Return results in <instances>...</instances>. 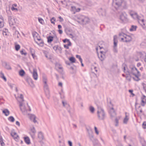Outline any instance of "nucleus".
<instances>
[{"mask_svg": "<svg viewBox=\"0 0 146 146\" xmlns=\"http://www.w3.org/2000/svg\"><path fill=\"white\" fill-rule=\"evenodd\" d=\"M112 4L116 9L120 7L124 9L127 7V4L125 0H113Z\"/></svg>", "mask_w": 146, "mask_h": 146, "instance_id": "f257e3e1", "label": "nucleus"}, {"mask_svg": "<svg viewBox=\"0 0 146 146\" xmlns=\"http://www.w3.org/2000/svg\"><path fill=\"white\" fill-rule=\"evenodd\" d=\"M75 19L78 23L83 25L86 24L90 21L88 17L82 15H78L75 17Z\"/></svg>", "mask_w": 146, "mask_h": 146, "instance_id": "f03ea898", "label": "nucleus"}, {"mask_svg": "<svg viewBox=\"0 0 146 146\" xmlns=\"http://www.w3.org/2000/svg\"><path fill=\"white\" fill-rule=\"evenodd\" d=\"M43 81L44 83V88L46 95L48 98L50 97V92L48 85L47 84V78L45 76L43 78Z\"/></svg>", "mask_w": 146, "mask_h": 146, "instance_id": "7ed1b4c3", "label": "nucleus"}, {"mask_svg": "<svg viewBox=\"0 0 146 146\" xmlns=\"http://www.w3.org/2000/svg\"><path fill=\"white\" fill-rule=\"evenodd\" d=\"M129 13L132 18L134 19L137 20L138 22H139V21L141 19L140 17L138 15L136 12L130 10L129 11Z\"/></svg>", "mask_w": 146, "mask_h": 146, "instance_id": "20e7f679", "label": "nucleus"}, {"mask_svg": "<svg viewBox=\"0 0 146 146\" xmlns=\"http://www.w3.org/2000/svg\"><path fill=\"white\" fill-rule=\"evenodd\" d=\"M98 116L100 120H103L105 117L104 111L102 109H99L97 112Z\"/></svg>", "mask_w": 146, "mask_h": 146, "instance_id": "39448f33", "label": "nucleus"}, {"mask_svg": "<svg viewBox=\"0 0 146 146\" xmlns=\"http://www.w3.org/2000/svg\"><path fill=\"white\" fill-rule=\"evenodd\" d=\"M119 19L121 22H124L127 21V15L124 12L121 13L119 17Z\"/></svg>", "mask_w": 146, "mask_h": 146, "instance_id": "423d86ee", "label": "nucleus"}, {"mask_svg": "<svg viewBox=\"0 0 146 146\" xmlns=\"http://www.w3.org/2000/svg\"><path fill=\"white\" fill-rule=\"evenodd\" d=\"M19 107L21 111L25 115L27 113L28 110L23 102H20Z\"/></svg>", "mask_w": 146, "mask_h": 146, "instance_id": "0eeeda50", "label": "nucleus"}, {"mask_svg": "<svg viewBox=\"0 0 146 146\" xmlns=\"http://www.w3.org/2000/svg\"><path fill=\"white\" fill-rule=\"evenodd\" d=\"M129 68V71L133 75H135L136 74H137L138 75H139V72L135 66L132 65H130Z\"/></svg>", "mask_w": 146, "mask_h": 146, "instance_id": "6e6552de", "label": "nucleus"}, {"mask_svg": "<svg viewBox=\"0 0 146 146\" xmlns=\"http://www.w3.org/2000/svg\"><path fill=\"white\" fill-rule=\"evenodd\" d=\"M8 21L10 26H12L15 24V18L12 16H9L8 17Z\"/></svg>", "mask_w": 146, "mask_h": 146, "instance_id": "1a4fd4ad", "label": "nucleus"}, {"mask_svg": "<svg viewBox=\"0 0 146 146\" xmlns=\"http://www.w3.org/2000/svg\"><path fill=\"white\" fill-rule=\"evenodd\" d=\"M30 130L31 132H29V133L32 137L33 139L35 137V135L36 132L34 126H33L32 127L30 128Z\"/></svg>", "mask_w": 146, "mask_h": 146, "instance_id": "9d476101", "label": "nucleus"}, {"mask_svg": "<svg viewBox=\"0 0 146 146\" xmlns=\"http://www.w3.org/2000/svg\"><path fill=\"white\" fill-rule=\"evenodd\" d=\"M100 52V54H98V57L101 61H102L105 58L104 54L106 53V52L104 51H101Z\"/></svg>", "mask_w": 146, "mask_h": 146, "instance_id": "9b49d317", "label": "nucleus"}, {"mask_svg": "<svg viewBox=\"0 0 146 146\" xmlns=\"http://www.w3.org/2000/svg\"><path fill=\"white\" fill-rule=\"evenodd\" d=\"M138 22L143 28L146 30V21H145L143 19H141Z\"/></svg>", "mask_w": 146, "mask_h": 146, "instance_id": "f8f14e48", "label": "nucleus"}, {"mask_svg": "<svg viewBox=\"0 0 146 146\" xmlns=\"http://www.w3.org/2000/svg\"><path fill=\"white\" fill-rule=\"evenodd\" d=\"M132 39V38L131 36L126 35L122 42H129L131 41Z\"/></svg>", "mask_w": 146, "mask_h": 146, "instance_id": "ddd939ff", "label": "nucleus"}, {"mask_svg": "<svg viewBox=\"0 0 146 146\" xmlns=\"http://www.w3.org/2000/svg\"><path fill=\"white\" fill-rule=\"evenodd\" d=\"M25 80L31 87H33L34 86V85L31 78L29 77H28L26 78Z\"/></svg>", "mask_w": 146, "mask_h": 146, "instance_id": "4468645a", "label": "nucleus"}, {"mask_svg": "<svg viewBox=\"0 0 146 146\" xmlns=\"http://www.w3.org/2000/svg\"><path fill=\"white\" fill-rule=\"evenodd\" d=\"M141 104L142 106H144L146 104V96L143 95L141 98Z\"/></svg>", "mask_w": 146, "mask_h": 146, "instance_id": "2eb2a0df", "label": "nucleus"}, {"mask_svg": "<svg viewBox=\"0 0 146 146\" xmlns=\"http://www.w3.org/2000/svg\"><path fill=\"white\" fill-rule=\"evenodd\" d=\"M29 118L30 120L32 121L34 123L37 122V120L36 119V116L34 115L31 114L29 116Z\"/></svg>", "mask_w": 146, "mask_h": 146, "instance_id": "dca6fc26", "label": "nucleus"}, {"mask_svg": "<svg viewBox=\"0 0 146 146\" xmlns=\"http://www.w3.org/2000/svg\"><path fill=\"white\" fill-rule=\"evenodd\" d=\"M109 113H110V116L112 118L115 117L116 116V113L115 111L113 108H112L109 111Z\"/></svg>", "mask_w": 146, "mask_h": 146, "instance_id": "f3484780", "label": "nucleus"}, {"mask_svg": "<svg viewBox=\"0 0 146 146\" xmlns=\"http://www.w3.org/2000/svg\"><path fill=\"white\" fill-rule=\"evenodd\" d=\"M38 137L40 140H42L44 139V135L43 133L41 131H39L38 133Z\"/></svg>", "mask_w": 146, "mask_h": 146, "instance_id": "a211bd4d", "label": "nucleus"}, {"mask_svg": "<svg viewBox=\"0 0 146 146\" xmlns=\"http://www.w3.org/2000/svg\"><path fill=\"white\" fill-rule=\"evenodd\" d=\"M90 139L93 142V143L94 145H96V144H97V143L98 142V141L97 139L94 138V136L93 135H91L90 136Z\"/></svg>", "mask_w": 146, "mask_h": 146, "instance_id": "6ab92c4d", "label": "nucleus"}, {"mask_svg": "<svg viewBox=\"0 0 146 146\" xmlns=\"http://www.w3.org/2000/svg\"><path fill=\"white\" fill-rule=\"evenodd\" d=\"M126 34L123 32L120 33L119 34V38L121 39V41H123Z\"/></svg>", "mask_w": 146, "mask_h": 146, "instance_id": "aec40b11", "label": "nucleus"}, {"mask_svg": "<svg viewBox=\"0 0 146 146\" xmlns=\"http://www.w3.org/2000/svg\"><path fill=\"white\" fill-rule=\"evenodd\" d=\"M98 12L99 14L101 15L102 16H105L106 14V10L102 8L98 10Z\"/></svg>", "mask_w": 146, "mask_h": 146, "instance_id": "412c9836", "label": "nucleus"}, {"mask_svg": "<svg viewBox=\"0 0 146 146\" xmlns=\"http://www.w3.org/2000/svg\"><path fill=\"white\" fill-rule=\"evenodd\" d=\"M11 135L15 139H18L19 138L18 135L15 132H12L11 133Z\"/></svg>", "mask_w": 146, "mask_h": 146, "instance_id": "4be33fe9", "label": "nucleus"}, {"mask_svg": "<svg viewBox=\"0 0 146 146\" xmlns=\"http://www.w3.org/2000/svg\"><path fill=\"white\" fill-rule=\"evenodd\" d=\"M33 36L35 41L41 40V38L40 37L38 36V34L37 33H36L35 35H33Z\"/></svg>", "mask_w": 146, "mask_h": 146, "instance_id": "5701e85b", "label": "nucleus"}, {"mask_svg": "<svg viewBox=\"0 0 146 146\" xmlns=\"http://www.w3.org/2000/svg\"><path fill=\"white\" fill-rule=\"evenodd\" d=\"M33 36L35 41L41 40V38L40 37L38 36V34L37 33H36L35 35H33Z\"/></svg>", "mask_w": 146, "mask_h": 146, "instance_id": "b1692460", "label": "nucleus"}, {"mask_svg": "<svg viewBox=\"0 0 146 146\" xmlns=\"http://www.w3.org/2000/svg\"><path fill=\"white\" fill-rule=\"evenodd\" d=\"M117 37L116 35H114L113 36V42H114V45L113 47H117V43L118 42Z\"/></svg>", "mask_w": 146, "mask_h": 146, "instance_id": "393cba45", "label": "nucleus"}, {"mask_svg": "<svg viewBox=\"0 0 146 146\" xmlns=\"http://www.w3.org/2000/svg\"><path fill=\"white\" fill-rule=\"evenodd\" d=\"M125 117L123 119V123L124 124H126L127 123L129 119V116L127 115V113H125Z\"/></svg>", "mask_w": 146, "mask_h": 146, "instance_id": "a878e982", "label": "nucleus"}, {"mask_svg": "<svg viewBox=\"0 0 146 146\" xmlns=\"http://www.w3.org/2000/svg\"><path fill=\"white\" fill-rule=\"evenodd\" d=\"M33 76L34 79L36 80L37 79L38 74L36 71V70H34L33 72Z\"/></svg>", "mask_w": 146, "mask_h": 146, "instance_id": "bb28decb", "label": "nucleus"}, {"mask_svg": "<svg viewBox=\"0 0 146 146\" xmlns=\"http://www.w3.org/2000/svg\"><path fill=\"white\" fill-rule=\"evenodd\" d=\"M4 26L3 19L1 16L0 15V28L3 27Z\"/></svg>", "mask_w": 146, "mask_h": 146, "instance_id": "cd10ccee", "label": "nucleus"}, {"mask_svg": "<svg viewBox=\"0 0 146 146\" xmlns=\"http://www.w3.org/2000/svg\"><path fill=\"white\" fill-rule=\"evenodd\" d=\"M121 117V116H118L116 117L115 120V126L117 127L118 125L119 120L120 119Z\"/></svg>", "mask_w": 146, "mask_h": 146, "instance_id": "c85d7f7f", "label": "nucleus"}, {"mask_svg": "<svg viewBox=\"0 0 146 146\" xmlns=\"http://www.w3.org/2000/svg\"><path fill=\"white\" fill-rule=\"evenodd\" d=\"M24 138V141L26 143L29 144L31 143L29 137H25Z\"/></svg>", "mask_w": 146, "mask_h": 146, "instance_id": "c756f323", "label": "nucleus"}, {"mask_svg": "<svg viewBox=\"0 0 146 146\" xmlns=\"http://www.w3.org/2000/svg\"><path fill=\"white\" fill-rule=\"evenodd\" d=\"M17 6V5L15 3L13 4L12 5V7L11 8V10L13 11H18V9L15 8Z\"/></svg>", "mask_w": 146, "mask_h": 146, "instance_id": "7c9ffc66", "label": "nucleus"}, {"mask_svg": "<svg viewBox=\"0 0 146 146\" xmlns=\"http://www.w3.org/2000/svg\"><path fill=\"white\" fill-rule=\"evenodd\" d=\"M36 43L39 45L42 46L44 45V42L43 40L41 39V40L38 41H36Z\"/></svg>", "mask_w": 146, "mask_h": 146, "instance_id": "2f4dec72", "label": "nucleus"}, {"mask_svg": "<svg viewBox=\"0 0 146 146\" xmlns=\"http://www.w3.org/2000/svg\"><path fill=\"white\" fill-rule=\"evenodd\" d=\"M47 42L48 43H50L53 40V37L51 36H49L47 37Z\"/></svg>", "mask_w": 146, "mask_h": 146, "instance_id": "473e14b6", "label": "nucleus"}, {"mask_svg": "<svg viewBox=\"0 0 146 146\" xmlns=\"http://www.w3.org/2000/svg\"><path fill=\"white\" fill-rule=\"evenodd\" d=\"M5 67L7 70H11L12 69V68L10 65L7 64V63H5Z\"/></svg>", "mask_w": 146, "mask_h": 146, "instance_id": "72a5a7b5", "label": "nucleus"}, {"mask_svg": "<svg viewBox=\"0 0 146 146\" xmlns=\"http://www.w3.org/2000/svg\"><path fill=\"white\" fill-rule=\"evenodd\" d=\"M71 45V43L70 41H68V43L67 44L64 45V47L65 48L67 49L69 48V46Z\"/></svg>", "mask_w": 146, "mask_h": 146, "instance_id": "f704fd0d", "label": "nucleus"}, {"mask_svg": "<svg viewBox=\"0 0 146 146\" xmlns=\"http://www.w3.org/2000/svg\"><path fill=\"white\" fill-rule=\"evenodd\" d=\"M3 112L6 116L8 115L9 114V111L7 109H5L3 110Z\"/></svg>", "mask_w": 146, "mask_h": 146, "instance_id": "c9c22d12", "label": "nucleus"}, {"mask_svg": "<svg viewBox=\"0 0 146 146\" xmlns=\"http://www.w3.org/2000/svg\"><path fill=\"white\" fill-rule=\"evenodd\" d=\"M0 143L1 146H5V144L3 141V140L1 136H0Z\"/></svg>", "mask_w": 146, "mask_h": 146, "instance_id": "e433bc0d", "label": "nucleus"}, {"mask_svg": "<svg viewBox=\"0 0 146 146\" xmlns=\"http://www.w3.org/2000/svg\"><path fill=\"white\" fill-rule=\"evenodd\" d=\"M19 98L20 99V100H19V103L20 102H22L24 101V100L23 99V96L22 94H20V95Z\"/></svg>", "mask_w": 146, "mask_h": 146, "instance_id": "4c0bfd02", "label": "nucleus"}, {"mask_svg": "<svg viewBox=\"0 0 146 146\" xmlns=\"http://www.w3.org/2000/svg\"><path fill=\"white\" fill-rule=\"evenodd\" d=\"M137 27L136 26L132 25L131 28L130 29V31H135L136 30Z\"/></svg>", "mask_w": 146, "mask_h": 146, "instance_id": "58836bf2", "label": "nucleus"}, {"mask_svg": "<svg viewBox=\"0 0 146 146\" xmlns=\"http://www.w3.org/2000/svg\"><path fill=\"white\" fill-rule=\"evenodd\" d=\"M141 107L140 106H139L138 108H136V110L137 112L139 113H141L142 112V109L140 108Z\"/></svg>", "mask_w": 146, "mask_h": 146, "instance_id": "ea45409f", "label": "nucleus"}, {"mask_svg": "<svg viewBox=\"0 0 146 146\" xmlns=\"http://www.w3.org/2000/svg\"><path fill=\"white\" fill-rule=\"evenodd\" d=\"M8 120L11 122H13L15 121V119L12 116L9 117L8 118Z\"/></svg>", "mask_w": 146, "mask_h": 146, "instance_id": "a19ab883", "label": "nucleus"}, {"mask_svg": "<svg viewBox=\"0 0 146 146\" xmlns=\"http://www.w3.org/2000/svg\"><path fill=\"white\" fill-rule=\"evenodd\" d=\"M89 110L91 113H93L94 112L95 109L93 107L91 106L89 107Z\"/></svg>", "mask_w": 146, "mask_h": 146, "instance_id": "79ce46f5", "label": "nucleus"}, {"mask_svg": "<svg viewBox=\"0 0 146 146\" xmlns=\"http://www.w3.org/2000/svg\"><path fill=\"white\" fill-rule=\"evenodd\" d=\"M25 50L23 49L20 51V52L22 55L26 56L27 54V53L25 51Z\"/></svg>", "mask_w": 146, "mask_h": 146, "instance_id": "37998d69", "label": "nucleus"}, {"mask_svg": "<svg viewBox=\"0 0 146 146\" xmlns=\"http://www.w3.org/2000/svg\"><path fill=\"white\" fill-rule=\"evenodd\" d=\"M1 77L3 78L5 81H6L7 79L6 77L4 76L3 73L2 72H1Z\"/></svg>", "mask_w": 146, "mask_h": 146, "instance_id": "c03bdc74", "label": "nucleus"}, {"mask_svg": "<svg viewBox=\"0 0 146 146\" xmlns=\"http://www.w3.org/2000/svg\"><path fill=\"white\" fill-rule=\"evenodd\" d=\"M25 74V72L23 70H21L19 72V74L20 76H23Z\"/></svg>", "mask_w": 146, "mask_h": 146, "instance_id": "a18cd8bd", "label": "nucleus"}, {"mask_svg": "<svg viewBox=\"0 0 146 146\" xmlns=\"http://www.w3.org/2000/svg\"><path fill=\"white\" fill-rule=\"evenodd\" d=\"M69 60L72 62L74 63L75 62V59L74 57H71L69 58Z\"/></svg>", "mask_w": 146, "mask_h": 146, "instance_id": "49530a36", "label": "nucleus"}, {"mask_svg": "<svg viewBox=\"0 0 146 146\" xmlns=\"http://www.w3.org/2000/svg\"><path fill=\"white\" fill-rule=\"evenodd\" d=\"M135 76V77H133V79L136 81H138L139 80V78L138 76V75H137L136 74H135V75H134Z\"/></svg>", "mask_w": 146, "mask_h": 146, "instance_id": "de8ad7c7", "label": "nucleus"}, {"mask_svg": "<svg viewBox=\"0 0 146 146\" xmlns=\"http://www.w3.org/2000/svg\"><path fill=\"white\" fill-rule=\"evenodd\" d=\"M39 22L41 24H43L44 23V21L41 18H38Z\"/></svg>", "mask_w": 146, "mask_h": 146, "instance_id": "09e8293b", "label": "nucleus"}, {"mask_svg": "<svg viewBox=\"0 0 146 146\" xmlns=\"http://www.w3.org/2000/svg\"><path fill=\"white\" fill-rule=\"evenodd\" d=\"M76 57L77 58L79 59V60L81 62H82V58H81V56H80L77 55L76 56Z\"/></svg>", "mask_w": 146, "mask_h": 146, "instance_id": "8fccbe9b", "label": "nucleus"}, {"mask_svg": "<svg viewBox=\"0 0 146 146\" xmlns=\"http://www.w3.org/2000/svg\"><path fill=\"white\" fill-rule=\"evenodd\" d=\"M142 85L143 86V89L146 93V82L143 83L142 84Z\"/></svg>", "mask_w": 146, "mask_h": 146, "instance_id": "3c124183", "label": "nucleus"}, {"mask_svg": "<svg viewBox=\"0 0 146 146\" xmlns=\"http://www.w3.org/2000/svg\"><path fill=\"white\" fill-rule=\"evenodd\" d=\"M20 46L19 44H17L15 46V49L17 51H18L20 49Z\"/></svg>", "mask_w": 146, "mask_h": 146, "instance_id": "603ef678", "label": "nucleus"}, {"mask_svg": "<svg viewBox=\"0 0 146 146\" xmlns=\"http://www.w3.org/2000/svg\"><path fill=\"white\" fill-rule=\"evenodd\" d=\"M59 46L58 45H55L53 47V48L54 50L56 51H57V49H58Z\"/></svg>", "mask_w": 146, "mask_h": 146, "instance_id": "864d4df0", "label": "nucleus"}, {"mask_svg": "<svg viewBox=\"0 0 146 146\" xmlns=\"http://www.w3.org/2000/svg\"><path fill=\"white\" fill-rule=\"evenodd\" d=\"M55 21V19L54 17L50 19L51 23L52 24H54V21Z\"/></svg>", "mask_w": 146, "mask_h": 146, "instance_id": "5fc2aeb1", "label": "nucleus"}, {"mask_svg": "<svg viewBox=\"0 0 146 146\" xmlns=\"http://www.w3.org/2000/svg\"><path fill=\"white\" fill-rule=\"evenodd\" d=\"M30 50L31 53V54L34 53L35 50L33 48H30Z\"/></svg>", "mask_w": 146, "mask_h": 146, "instance_id": "6e6d98bb", "label": "nucleus"}, {"mask_svg": "<svg viewBox=\"0 0 146 146\" xmlns=\"http://www.w3.org/2000/svg\"><path fill=\"white\" fill-rule=\"evenodd\" d=\"M44 54L45 57L46 58H48V56H47V55L48 54V52H47L46 51H44Z\"/></svg>", "mask_w": 146, "mask_h": 146, "instance_id": "4d7b16f0", "label": "nucleus"}, {"mask_svg": "<svg viewBox=\"0 0 146 146\" xmlns=\"http://www.w3.org/2000/svg\"><path fill=\"white\" fill-rule=\"evenodd\" d=\"M62 49L60 46H59L58 49H57V51H56L57 52H58L60 53H61Z\"/></svg>", "mask_w": 146, "mask_h": 146, "instance_id": "13d9d810", "label": "nucleus"}, {"mask_svg": "<svg viewBox=\"0 0 146 146\" xmlns=\"http://www.w3.org/2000/svg\"><path fill=\"white\" fill-rule=\"evenodd\" d=\"M94 129L96 133L98 135L99 132L97 130V128L95 126L94 127Z\"/></svg>", "mask_w": 146, "mask_h": 146, "instance_id": "bf43d9fd", "label": "nucleus"}, {"mask_svg": "<svg viewBox=\"0 0 146 146\" xmlns=\"http://www.w3.org/2000/svg\"><path fill=\"white\" fill-rule=\"evenodd\" d=\"M143 128H146V122H144L143 124Z\"/></svg>", "mask_w": 146, "mask_h": 146, "instance_id": "052dcab7", "label": "nucleus"}, {"mask_svg": "<svg viewBox=\"0 0 146 146\" xmlns=\"http://www.w3.org/2000/svg\"><path fill=\"white\" fill-rule=\"evenodd\" d=\"M113 51L114 52H117V47H113Z\"/></svg>", "mask_w": 146, "mask_h": 146, "instance_id": "680f3d73", "label": "nucleus"}, {"mask_svg": "<svg viewBox=\"0 0 146 146\" xmlns=\"http://www.w3.org/2000/svg\"><path fill=\"white\" fill-rule=\"evenodd\" d=\"M3 34L4 36H6L7 35V33L6 31H3Z\"/></svg>", "mask_w": 146, "mask_h": 146, "instance_id": "e2e57ef3", "label": "nucleus"}, {"mask_svg": "<svg viewBox=\"0 0 146 146\" xmlns=\"http://www.w3.org/2000/svg\"><path fill=\"white\" fill-rule=\"evenodd\" d=\"M31 55L33 57V58L34 59H35L36 58V56L35 55V54H34H34H31Z\"/></svg>", "mask_w": 146, "mask_h": 146, "instance_id": "0e129e2a", "label": "nucleus"}, {"mask_svg": "<svg viewBox=\"0 0 146 146\" xmlns=\"http://www.w3.org/2000/svg\"><path fill=\"white\" fill-rule=\"evenodd\" d=\"M68 143L70 146H72V143L71 141H68Z\"/></svg>", "mask_w": 146, "mask_h": 146, "instance_id": "69168bd1", "label": "nucleus"}, {"mask_svg": "<svg viewBox=\"0 0 146 146\" xmlns=\"http://www.w3.org/2000/svg\"><path fill=\"white\" fill-rule=\"evenodd\" d=\"M9 86L12 89L13 87V86L14 85V84H9Z\"/></svg>", "mask_w": 146, "mask_h": 146, "instance_id": "338daca9", "label": "nucleus"}, {"mask_svg": "<svg viewBox=\"0 0 146 146\" xmlns=\"http://www.w3.org/2000/svg\"><path fill=\"white\" fill-rule=\"evenodd\" d=\"M64 42H68V41H70L69 40L67 39H65L63 41Z\"/></svg>", "mask_w": 146, "mask_h": 146, "instance_id": "774afa93", "label": "nucleus"}]
</instances>
